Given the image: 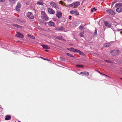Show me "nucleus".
I'll return each mask as SVG.
<instances>
[{"label": "nucleus", "mask_w": 122, "mask_h": 122, "mask_svg": "<svg viewBox=\"0 0 122 122\" xmlns=\"http://www.w3.org/2000/svg\"><path fill=\"white\" fill-rule=\"evenodd\" d=\"M41 16L42 18L44 20L47 21L48 19L46 13L44 11L41 12Z\"/></svg>", "instance_id": "f257e3e1"}, {"label": "nucleus", "mask_w": 122, "mask_h": 122, "mask_svg": "<svg viewBox=\"0 0 122 122\" xmlns=\"http://www.w3.org/2000/svg\"><path fill=\"white\" fill-rule=\"evenodd\" d=\"M80 4V2H77L74 3L72 4L69 5L68 6L69 7L75 8L79 5Z\"/></svg>", "instance_id": "f03ea898"}, {"label": "nucleus", "mask_w": 122, "mask_h": 122, "mask_svg": "<svg viewBox=\"0 0 122 122\" xmlns=\"http://www.w3.org/2000/svg\"><path fill=\"white\" fill-rule=\"evenodd\" d=\"M26 15L27 16L29 19H33L34 18L33 15L30 12H28L27 14Z\"/></svg>", "instance_id": "7ed1b4c3"}, {"label": "nucleus", "mask_w": 122, "mask_h": 122, "mask_svg": "<svg viewBox=\"0 0 122 122\" xmlns=\"http://www.w3.org/2000/svg\"><path fill=\"white\" fill-rule=\"evenodd\" d=\"M119 50H113L110 52L111 54L113 56H115L118 54L119 53Z\"/></svg>", "instance_id": "20e7f679"}, {"label": "nucleus", "mask_w": 122, "mask_h": 122, "mask_svg": "<svg viewBox=\"0 0 122 122\" xmlns=\"http://www.w3.org/2000/svg\"><path fill=\"white\" fill-rule=\"evenodd\" d=\"M50 4L52 7L56 8V9L58 8V6L55 3L53 2H51L50 3Z\"/></svg>", "instance_id": "39448f33"}, {"label": "nucleus", "mask_w": 122, "mask_h": 122, "mask_svg": "<svg viewBox=\"0 0 122 122\" xmlns=\"http://www.w3.org/2000/svg\"><path fill=\"white\" fill-rule=\"evenodd\" d=\"M108 13L109 15H114L115 14V13L111 9H108L106 10Z\"/></svg>", "instance_id": "423d86ee"}, {"label": "nucleus", "mask_w": 122, "mask_h": 122, "mask_svg": "<svg viewBox=\"0 0 122 122\" xmlns=\"http://www.w3.org/2000/svg\"><path fill=\"white\" fill-rule=\"evenodd\" d=\"M56 16L58 18H60L62 16V14L60 11H57L56 12Z\"/></svg>", "instance_id": "0eeeda50"}, {"label": "nucleus", "mask_w": 122, "mask_h": 122, "mask_svg": "<svg viewBox=\"0 0 122 122\" xmlns=\"http://www.w3.org/2000/svg\"><path fill=\"white\" fill-rule=\"evenodd\" d=\"M48 11L50 14H54L55 13V11L52 9L49 8L47 9Z\"/></svg>", "instance_id": "6e6552de"}, {"label": "nucleus", "mask_w": 122, "mask_h": 122, "mask_svg": "<svg viewBox=\"0 0 122 122\" xmlns=\"http://www.w3.org/2000/svg\"><path fill=\"white\" fill-rule=\"evenodd\" d=\"M21 7V5L20 3H18L16 7L17 11H19L20 10V8Z\"/></svg>", "instance_id": "1a4fd4ad"}, {"label": "nucleus", "mask_w": 122, "mask_h": 122, "mask_svg": "<svg viewBox=\"0 0 122 122\" xmlns=\"http://www.w3.org/2000/svg\"><path fill=\"white\" fill-rule=\"evenodd\" d=\"M70 13L72 14H75V15H79V13L78 12L76 11L71 10L70 11Z\"/></svg>", "instance_id": "9d476101"}, {"label": "nucleus", "mask_w": 122, "mask_h": 122, "mask_svg": "<svg viewBox=\"0 0 122 122\" xmlns=\"http://www.w3.org/2000/svg\"><path fill=\"white\" fill-rule=\"evenodd\" d=\"M16 36L20 38H23V35L21 33L18 32L16 35Z\"/></svg>", "instance_id": "9b49d317"}, {"label": "nucleus", "mask_w": 122, "mask_h": 122, "mask_svg": "<svg viewBox=\"0 0 122 122\" xmlns=\"http://www.w3.org/2000/svg\"><path fill=\"white\" fill-rule=\"evenodd\" d=\"M115 6L116 8L122 7V3H117L115 5Z\"/></svg>", "instance_id": "f8f14e48"}, {"label": "nucleus", "mask_w": 122, "mask_h": 122, "mask_svg": "<svg viewBox=\"0 0 122 122\" xmlns=\"http://www.w3.org/2000/svg\"><path fill=\"white\" fill-rule=\"evenodd\" d=\"M67 49L68 50L73 52H76L77 50V49H75L72 48H67Z\"/></svg>", "instance_id": "ddd939ff"}, {"label": "nucleus", "mask_w": 122, "mask_h": 122, "mask_svg": "<svg viewBox=\"0 0 122 122\" xmlns=\"http://www.w3.org/2000/svg\"><path fill=\"white\" fill-rule=\"evenodd\" d=\"M116 11L118 13H119L121 12H122V8L120 7H118L116 9Z\"/></svg>", "instance_id": "4468645a"}, {"label": "nucleus", "mask_w": 122, "mask_h": 122, "mask_svg": "<svg viewBox=\"0 0 122 122\" xmlns=\"http://www.w3.org/2000/svg\"><path fill=\"white\" fill-rule=\"evenodd\" d=\"M105 25L108 27H110L111 26V25L110 24L108 23L107 21H105L104 22Z\"/></svg>", "instance_id": "2eb2a0df"}, {"label": "nucleus", "mask_w": 122, "mask_h": 122, "mask_svg": "<svg viewBox=\"0 0 122 122\" xmlns=\"http://www.w3.org/2000/svg\"><path fill=\"white\" fill-rule=\"evenodd\" d=\"M56 30H57L65 31V29L62 26H61L60 27H58L56 29Z\"/></svg>", "instance_id": "dca6fc26"}, {"label": "nucleus", "mask_w": 122, "mask_h": 122, "mask_svg": "<svg viewBox=\"0 0 122 122\" xmlns=\"http://www.w3.org/2000/svg\"><path fill=\"white\" fill-rule=\"evenodd\" d=\"M80 74H81L85 75H87V76H88L89 75V73L86 71L81 72L80 73Z\"/></svg>", "instance_id": "f3484780"}, {"label": "nucleus", "mask_w": 122, "mask_h": 122, "mask_svg": "<svg viewBox=\"0 0 122 122\" xmlns=\"http://www.w3.org/2000/svg\"><path fill=\"white\" fill-rule=\"evenodd\" d=\"M41 46L44 49H49L50 47L47 45H41Z\"/></svg>", "instance_id": "a211bd4d"}, {"label": "nucleus", "mask_w": 122, "mask_h": 122, "mask_svg": "<svg viewBox=\"0 0 122 122\" xmlns=\"http://www.w3.org/2000/svg\"><path fill=\"white\" fill-rule=\"evenodd\" d=\"M48 25L49 26H54L55 25V24L54 22H52L51 21H50L48 22Z\"/></svg>", "instance_id": "6ab92c4d"}, {"label": "nucleus", "mask_w": 122, "mask_h": 122, "mask_svg": "<svg viewBox=\"0 0 122 122\" xmlns=\"http://www.w3.org/2000/svg\"><path fill=\"white\" fill-rule=\"evenodd\" d=\"M11 118V117L9 115H7L5 116V119L6 120H10Z\"/></svg>", "instance_id": "aec40b11"}, {"label": "nucleus", "mask_w": 122, "mask_h": 122, "mask_svg": "<svg viewBox=\"0 0 122 122\" xmlns=\"http://www.w3.org/2000/svg\"><path fill=\"white\" fill-rule=\"evenodd\" d=\"M13 25L14 26L16 27L20 28H22V26H20L18 25H16V24H13Z\"/></svg>", "instance_id": "412c9836"}, {"label": "nucleus", "mask_w": 122, "mask_h": 122, "mask_svg": "<svg viewBox=\"0 0 122 122\" xmlns=\"http://www.w3.org/2000/svg\"><path fill=\"white\" fill-rule=\"evenodd\" d=\"M104 46L105 47H108L110 46H111V44L109 43H107L104 44Z\"/></svg>", "instance_id": "4be33fe9"}, {"label": "nucleus", "mask_w": 122, "mask_h": 122, "mask_svg": "<svg viewBox=\"0 0 122 122\" xmlns=\"http://www.w3.org/2000/svg\"><path fill=\"white\" fill-rule=\"evenodd\" d=\"M76 52L77 53H78L80 54L81 55H82L83 54V53L81 51L79 50H77L76 51Z\"/></svg>", "instance_id": "5701e85b"}, {"label": "nucleus", "mask_w": 122, "mask_h": 122, "mask_svg": "<svg viewBox=\"0 0 122 122\" xmlns=\"http://www.w3.org/2000/svg\"><path fill=\"white\" fill-rule=\"evenodd\" d=\"M15 0H10V3L11 4H13L14 3H15Z\"/></svg>", "instance_id": "b1692460"}, {"label": "nucleus", "mask_w": 122, "mask_h": 122, "mask_svg": "<svg viewBox=\"0 0 122 122\" xmlns=\"http://www.w3.org/2000/svg\"><path fill=\"white\" fill-rule=\"evenodd\" d=\"M80 36L81 37H83L84 36V32H82L80 34Z\"/></svg>", "instance_id": "393cba45"}, {"label": "nucleus", "mask_w": 122, "mask_h": 122, "mask_svg": "<svg viewBox=\"0 0 122 122\" xmlns=\"http://www.w3.org/2000/svg\"><path fill=\"white\" fill-rule=\"evenodd\" d=\"M66 55L68 56H69L70 57H74L72 55H71V54H70L69 53H66Z\"/></svg>", "instance_id": "a878e982"}, {"label": "nucleus", "mask_w": 122, "mask_h": 122, "mask_svg": "<svg viewBox=\"0 0 122 122\" xmlns=\"http://www.w3.org/2000/svg\"><path fill=\"white\" fill-rule=\"evenodd\" d=\"M16 22L19 23L21 22V21L20 20L17 18H16Z\"/></svg>", "instance_id": "bb28decb"}, {"label": "nucleus", "mask_w": 122, "mask_h": 122, "mask_svg": "<svg viewBox=\"0 0 122 122\" xmlns=\"http://www.w3.org/2000/svg\"><path fill=\"white\" fill-rule=\"evenodd\" d=\"M76 66L79 67H83V66L82 65H76Z\"/></svg>", "instance_id": "cd10ccee"}, {"label": "nucleus", "mask_w": 122, "mask_h": 122, "mask_svg": "<svg viewBox=\"0 0 122 122\" xmlns=\"http://www.w3.org/2000/svg\"><path fill=\"white\" fill-rule=\"evenodd\" d=\"M37 4L38 5H42L43 4V3L42 2H37Z\"/></svg>", "instance_id": "c85d7f7f"}, {"label": "nucleus", "mask_w": 122, "mask_h": 122, "mask_svg": "<svg viewBox=\"0 0 122 122\" xmlns=\"http://www.w3.org/2000/svg\"><path fill=\"white\" fill-rule=\"evenodd\" d=\"M40 57L44 60H47L48 61H50V60L49 59H45V58H43L42 57Z\"/></svg>", "instance_id": "c756f323"}, {"label": "nucleus", "mask_w": 122, "mask_h": 122, "mask_svg": "<svg viewBox=\"0 0 122 122\" xmlns=\"http://www.w3.org/2000/svg\"><path fill=\"white\" fill-rule=\"evenodd\" d=\"M84 28V26H81L80 27V30Z\"/></svg>", "instance_id": "7c9ffc66"}, {"label": "nucleus", "mask_w": 122, "mask_h": 122, "mask_svg": "<svg viewBox=\"0 0 122 122\" xmlns=\"http://www.w3.org/2000/svg\"><path fill=\"white\" fill-rule=\"evenodd\" d=\"M30 38L31 39H35V38L34 37V36H30Z\"/></svg>", "instance_id": "2f4dec72"}, {"label": "nucleus", "mask_w": 122, "mask_h": 122, "mask_svg": "<svg viewBox=\"0 0 122 122\" xmlns=\"http://www.w3.org/2000/svg\"><path fill=\"white\" fill-rule=\"evenodd\" d=\"M105 61L107 62H108V63H112V62H111V61H109L105 60Z\"/></svg>", "instance_id": "473e14b6"}, {"label": "nucleus", "mask_w": 122, "mask_h": 122, "mask_svg": "<svg viewBox=\"0 0 122 122\" xmlns=\"http://www.w3.org/2000/svg\"><path fill=\"white\" fill-rule=\"evenodd\" d=\"M60 59L61 60H63V58L62 57H60Z\"/></svg>", "instance_id": "72a5a7b5"}, {"label": "nucleus", "mask_w": 122, "mask_h": 122, "mask_svg": "<svg viewBox=\"0 0 122 122\" xmlns=\"http://www.w3.org/2000/svg\"><path fill=\"white\" fill-rule=\"evenodd\" d=\"M5 1V0H0V2H4Z\"/></svg>", "instance_id": "f704fd0d"}, {"label": "nucleus", "mask_w": 122, "mask_h": 122, "mask_svg": "<svg viewBox=\"0 0 122 122\" xmlns=\"http://www.w3.org/2000/svg\"><path fill=\"white\" fill-rule=\"evenodd\" d=\"M93 9V10L94 11H96L97 10V9L95 8H94Z\"/></svg>", "instance_id": "c9c22d12"}, {"label": "nucleus", "mask_w": 122, "mask_h": 122, "mask_svg": "<svg viewBox=\"0 0 122 122\" xmlns=\"http://www.w3.org/2000/svg\"><path fill=\"white\" fill-rule=\"evenodd\" d=\"M60 3H61V4L62 5H63V3L62 1H60Z\"/></svg>", "instance_id": "e433bc0d"}, {"label": "nucleus", "mask_w": 122, "mask_h": 122, "mask_svg": "<svg viewBox=\"0 0 122 122\" xmlns=\"http://www.w3.org/2000/svg\"><path fill=\"white\" fill-rule=\"evenodd\" d=\"M97 33V30H95V32H94L95 35H96V33Z\"/></svg>", "instance_id": "4c0bfd02"}, {"label": "nucleus", "mask_w": 122, "mask_h": 122, "mask_svg": "<svg viewBox=\"0 0 122 122\" xmlns=\"http://www.w3.org/2000/svg\"><path fill=\"white\" fill-rule=\"evenodd\" d=\"M45 51H46V52H48V51H49L48 50H45Z\"/></svg>", "instance_id": "58836bf2"}, {"label": "nucleus", "mask_w": 122, "mask_h": 122, "mask_svg": "<svg viewBox=\"0 0 122 122\" xmlns=\"http://www.w3.org/2000/svg\"><path fill=\"white\" fill-rule=\"evenodd\" d=\"M69 19H70L71 18V16H69Z\"/></svg>", "instance_id": "ea45409f"}, {"label": "nucleus", "mask_w": 122, "mask_h": 122, "mask_svg": "<svg viewBox=\"0 0 122 122\" xmlns=\"http://www.w3.org/2000/svg\"><path fill=\"white\" fill-rule=\"evenodd\" d=\"M93 10H93V9H92L91 10V11H92V12H93Z\"/></svg>", "instance_id": "a19ab883"}, {"label": "nucleus", "mask_w": 122, "mask_h": 122, "mask_svg": "<svg viewBox=\"0 0 122 122\" xmlns=\"http://www.w3.org/2000/svg\"><path fill=\"white\" fill-rule=\"evenodd\" d=\"M99 72V73H100L101 74V73L100 72H99H99Z\"/></svg>", "instance_id": "79ce46f5"}, {"label": "nucleus", "mask_w": 122, "mask_h": 122, "mask_svg": "<svg viewBox=\"0 0 122 122\" xmlns=\"http://www.w3.org/2000/svg\"><path fill=\"white\" fill-rule=\"evenodd\" d=\"M103 75H105L106 76V75H105V74H103Z\"/></svg>", "instance_id": "37998d69"}, {"label": "nucleus", "mask_w": 122, "mask_h": 122, "mask_svg": "<svg viewBox=\"0 0 122 122\" xmlns=\"http://www.w3.org/2000/svg\"><path fill=\"white\" fill-rule=\"evenodd\" d=\"M121 79L122 80V78H121Z\"/></svg>", "instance_id": "c03bdc74"}, {"label": "nucleus", "mask_w": 122, "mask_h": 122, "mask_svg": "<svg viewBox=\"0 0 122 122\" xmlns=\"http://www.w3.org/2000/svg\"><path fill=\"white\" fill-rule=\"evenodd\" d=\"M19 122H20V121H19Z\"/></svg>", "instance_id": "a18cd8bd"}]
</instances>
